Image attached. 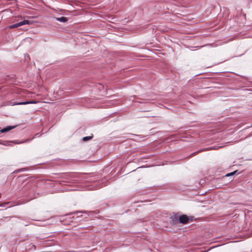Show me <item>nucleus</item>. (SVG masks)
I'll return each instance as SVG.
<instances>
[{
  "label": "nucleus",
  "instance_id": "f257e3e1",
  "mask_svg": "<svg viewBox=\"0 0 252 252\" xmlns=\"http://www.w3.org/2000/svg\"><path fill=\"white\" fill-rule=\"evenodd\" d=\"M31 23V22L30 21L25 20H23V21H21L19 23H16L15 24L9 26L8 27V28L10 29H14V28H18L19 27L22 26L26 25V24L29 25Z\"/></svg>",
  "mask_w": 252,
  "mask_h": 252
},
{
  "label": "nucleus",
  "instance_id": "f03ea898",
  "mask_svg": "<svg viewBox=\"0 0 252 252\" xmlns=\"http://www.w3.org/2000/svg\"><path fill=\"white\" fill-rule=\"evenodd\" d=\"M179 220V222L183 224H187L189 222V218L186 215H182L180 216Z\"/></svg>",
  "mask_w": 252,
  "mask_h": 252
},
{
  "label": "nucleus",
  "instance_id": "7ed1b4c3",
  "mask_svg": "<svg viewBox=\"0 0 252 252\" xmlns=\"http://www.w3.org/2000/svg\"><path fill=\"white\" fill-rule=\"evenodd\" d=\"M15 127V126H7L5 128H2L0 130V132L1 133H4L10 131V130L13 129Z\"/></svg>",
  "mask_w": 252,
  "mask_h": 252
},
{
  "label": "nucleus",
  "instance_id": "20e7f679",
  "mask_svg": "<svg viewBox=\"0 0 252 252\" xmlns=\"http://www.w3.org/2000/svg\"><path fill=\"white\" fill-rule=\"evenodd\" d=\"M36 101H24V102H20L18 103H15L13 105H25V104H32V103H36Z\"/></svg>",
  "mask_w": 252,
  "mask_h": 252
},
{
  "label": "nucleus",
  "instance_id": "39448f33",
  "mask_svg": "<svg viewBox=\"0 0 252 252\" xmlns=\"http://www.w3.org/2000/svg\"><path fill=\"white\" fill-rule=\"evenodd\" d=\"M57 20L62 22H65L67 21V19L66 17H61L60 18H57Z\"/></svg>",
  "mask_w": 252,
  "mask_h": 252
},
{
  "label": "nucleus",
  "instance_id": "423d86ee",
  "mask_svg": "<svg viewBox=\"0 0 252 252\" xmlns=\"http://www.w3.org/2000/svg\"><path fill=\"white\" fill-rule=\"evenodd\" d=\"M93 137V134L91 136H86L83 138V141H87L88 140H91Z\"/></svg>",
  "mask_w": 252,
  "mask_h": 252
},
{
  "label": "nucleus",
  "instance_id": "0eeeda50",
  "mask_svg": "<svg viewBox=\"0 0 252 252\" xmlns=\"http://www.w3.org/2000/svg\"><path fill=\"white\" fill-rule=\"evenodd\" d=\"M236 171H234V172H231L230 173H229V174H227L226 176H229L230 175H234L236 173Z\"/></svg>",
  "mask_w": 252,
  "mask_h": 252
},
{
  "label": "nucleus",
  "instance_id": "6e6552de",
  "mask_svg": "<svg viewBox=\"0 0 252 252\" xmlns=\"http://www.w3.org/2000/svg\"><path fill=\"white\" fill-rule=\"evenodd\" d=\"M28 201H24V202H18L17 203V205H21V204H22L23 203H25L26 202H27Z\"/></svg>",
  "mask_w": 252,
  "mask_h": 252
}]
</instances>
